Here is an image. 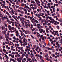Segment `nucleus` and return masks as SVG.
Segmentation results:
<instances>
[{
    "instance_id": "nucleus-1",
    "label": "nucleus",
    "mask_w": 62,
    "mask_h": 62,
    "mask_svg": "<svg viewBox=\"0 0 62 62\" xmlns=\"http://www.w3.org/2000/svg\"><path fill=\"white\" fill-rule=\"evenodd\" d=\"M52 17H50L49 19H50L51 21H53V22L55 23H54V24L57 25V24H59V22H57V21H55L54 19H52Z\"/></svg>"
},
{
    "instance_id": "nucleus-2",
    "label": "nucleus",
    "mask_w": 62,
    "mask_h": 62,
    "mask_svg": "<svg viewBox=\"0 0 62 62\" xmlns=\"http://www.w3.org/2000/svg\"><path fill=\"white\" fill-rule=\"evenodd\" d=\"M33 1H35L36 2L37 4L39 6H40V1H39L38 0H33Z\"/></svg>"
},
{
    "instance_id": "nucleus-3",
    "label": "nucleus",
    "mask_w": 62,
    "mask_h": 62,
    "mask_svg": "<svg viewBox=\"0 0 62 62\" xmlns=\"http://www.w3.org/2000/svg\"><path fill=\"white\" fill-rule=\"evenodd\" d=\"M30 52L31 54V55L30 56V57H31V58H33V57H34L35 56H34V54H33V51L31 50L30 51Z\"/></svg>"
},
{
    "instance_id": "nucleus-4",
    "label": "nucleus",
    "mask_w": 62,
    "mask_h": 62,
    "mask_svg": "<svg viewBox=\"0 0 62 62\" xmlns=\"http://www.w3.org/2000/svg\"><path fill=\"white\" fill-rule=\"evenodd\" d=\"M12 18H14V19L16 21V22H18V20L17 19H16V17H15L14 15H13L12 16Z\"/></svg>"
},
{
    "instance_id": "nucleus-5",
    "label": "nucleus",
    "mask_w": 62,
    "mask_h": 62,
    "mask_svg": "<svg viewBox=\"0 0 62 62\" xmlns=\"http://www.w3.org/2000/svg\"><path fill=\"white\" fill-rule=\"evenodd\" d=\"M30 46H26V49L27 50H28L29 51H30Z\"/></svg>"
},
{
    "instance_id": "nucleus-6",
    "label": "nucleus",
    "mask_w": 62,
    "mask_h": 62,
    "mask_svg": "<svg viewBox=\"0 0 62 62\" xmlns=\"http://www.w3.org/2000/svg\"><path fill=\"white\" fill-rule=\"evenodd\" d=\"M6 48L7 49H8V50H10V48L9 47H8V45H6Z\"/></svg>"
},
{
    "instance_id": "nucleus-7",
    "label": "nucleus",
    "mask_w": 62,
    "mask_h": 62,
    "mask_svg": "<svg viewBox=\"0 0 62 62\" xmlns=\"http://www.w3.org/2000/svg\"><path fill=\"white\" fill-rule=\"evenodd\" d=\"M43 36V35H41L40 34H39L37 35V37L38 38H39V37H40V38H42V37Z\"/></svg>"
},
{
    "instance_id": "nucleus-8",
    "label": "nucleus",
    "mask_w": 62,
    "mask_h": 62,
    "mask_svg": "<svg viewBox=\"0 0 62 62\" xmlns=\"http://www.w3.org/2000/svg\"><path fill=\"white\" fill-rule=\"evenodd\" d=\"M50 30V29L49 28H46V33H49V31H48V30Z\"/></svg>"
},
{
    "instance_id": "nucleus-9",
    "label": "nucleus",
    "mask_w": 62,
    "mask_h": 62,
    "mask_svg": "<svg viewBox=\"0 0 62 62\" xmlns=\"http://www.w3.org/2000/svg\"><path fill=\"white\" fill-rule=\"evenodd\" d=\"M15 12L14 11V10L13 9H12L11 10V15H13L14 13V12Z\"/></svg>"
},
{
    "instance_id": "nucleus-10",
    "label": "nucleus",
    "mask_w": 62,
    "mask_h": 62,
    "mask_svg": "<svg viewBox=\"0 0 62 62\" xmlns=\"http://www.w3.org/2000/svg\"><path fill=\"white\" fill-rule=\"evenodd\" d=\"M36 26H37L38 28L39 29L40 28V27L39 26H41V25L40 24H38L36 25Z\"/></svg>"
},
{
    "instance_id": "nucleus-11",
    "label": "nucleus",
    "mask_w": 62,
    "mask_h": 62,
    "mask_svg": "<svg viewBox=\"0 0 62 62\" xmlns=\"http://www.w3.org/2000/svg\"><path fill=\"white\" fill-rule=\"evenodd\" d=\"M32 49L33 52H34V54H37V53H36V51H35V49H34V48L32 47Z\"/></svg>"
},
{
    "instance_id": "nucleus-12",
    "label": "nucleus",
    "mask_w": 62,
    "mask_h": 62,
    "mask_svg": "<svg viewBox=\"0 0 62 62\" xmlns=\"http://www.w3.org/2000/svg\"><path fill=\"white\" fill-rule=\"evenodd\" d=\"M25 6L24 7V8H27L28 9V8H29V7H28V6H26V4H25Z\"/></svg>"
},
{
    "instance_id": "nucleus-13",
    "label": "nucleus",
    "mask_w": 62,
    "mask_h": 62,
    "mask_svg": "<svg viewBox=\"0 0 62 62\" xmlns=\"http://www.w3.org/2000/svg\"><path fill=\"white\" fill-rule=\"evenodd\" d=\"M8 27L9 28V30H11V27L10 25H9L8 26Z\"/></svg>"
},
{
    "instance_id": "nucleus-14",
    "label": "nucleus",
    "mask_w": 62,
    "mask_h": 62,
    "mask_svg": "<svg viewBox=\"0 0 62 62\" xmlns=\"http://www.w3.org/2000/svg\"><path fill=\"white\" fill-rule=\"evenodd\" d=\"M35 21V19L33 18L31 20V21L33 23H35V21Z\"/></svg>"
},
{
    "instance_id": "nucleus-15",
    "label": "nucleus",
    "mask_w": 62,
    "mask_h": 62,
    "mask_svg": "<svg viewBox=\"0 0 62 62\" xmlns=\"http://www.w3.org/2000/svg\"><path fill=\"white\" fill-rule=\"evenodd\" d=\"M43 57L41 56H40V59L41 60H42V61H44V60L42 59Z\"/></svg>"
},
{
    "instance_id": "nucleus-16",
    "label": "nucleus",
    "mask_w": 62,
    "mask_h": 62,
    "mask_svg": "<svg viewBox=\"0 0 62 62\" xmlns=\"http://www.w3.org/2000/svg\"><path fill=\"white\" fill-rule=\"evenodd\" d=\"M5 36L6 37L5 38H6V39H9V36H7V34H5Z\"/></svg>"
},
{
    "instance_id": "nucleus-17",
    "label": "nucleus",
    "mask_w": 62,
    "mask_h": 62,
    "mask_svg": "<svg viewBox=\"0 0 62 62\" xmlns=\"http://www.w3.org/2000/svg\"><path fill=\"white\" fill-rule=\"evenodd\" d=\"M5 57L6 59H8V58H9L8 57V56L7 55V54H5Z\"/></svg>"
},
{
    "instance_id": "nucleus-18",
    "label": "nucleus",
    "mask_w": 62,
    "mask_h": 62,
    "mask_svg": "<svg viewBox=\"0 0 62 62\" xmlns=\"http://www.w3.org/2000/svg\"><path fill=\"white\" fill-rule=\"evenodd\" d=\"M32 8L33 10H35V9H36V8H37V7H32Z\"/></svg>"
},
{
    "instance_id": "nucleus-19",
    "label": "nucleus",
    "mask_w": 62,
    "mask_h": 62,
    "mask_svg": "<svg viewBox=\"0 0 62 62\" xmlns=\"http://www.w3.org/2000/svg\"><path fill=\"white\" fill-rule=\"evenodd\" d=\"M40 15H41V16L42 17H43V15H44V14L43 13H40Z\"/></svg>"
},
{
    "instance_id": "nucleus-20",
    "label": "nucleus",
    "mask_w": 62,
    "mask_h": 62,
    "mask_svg": "<svg viewBox=\"0 0 62 62\" xmlns=\"http://www.w3.org/2000/svg\"><path fill=\"white\" fill-rule=\"evenodd\" d=\"M3 24L5 25L6 27H7V24H6V21H4V22Z\"/></svg>"
},
{
    "instance_id": "nucleus-21",
    "label": "nucleus",
    "mask_w": 62,
    "mask_h": 62,
    "mask_svg": "<svg viewBox=\"0 0 62 62\" xmlns=\"http://www.w3.org/2000/svg\"><path fill=\"white\" fill-rule=\"evenodd\" d=\"M31 60V58H29L28 59H27V61H28L30 62V60Z\"/></svg>"
},
{
    "instance_id": "nucleus-22",
    "label": "nucleus",
    "mask_w": 62,
    "mask_h": 62,
    "mask_svg": "<svg viewBox=\"0 0 62 62\" xmlns=\"http://www.w3.org/2000/svg\"><path fill=\"white\" fill-rule=\"evenodd\" d=\"M34 22H35V23H39V21L37 20H34Z\"/></svg>"
},
{
    "instance_id": "nucleus-23",
    "label": "nucleus",
    "mask_w": 62,
    "mask_h": 62,
    "mask_svg": "<svg viewBox=\"0 0 62 62\" xmlns=\"http://www.w3.org/2000/svg\"><path fill=\"white\" fill-rule=\"evenodd\" d=\"M21 23H22V25L23 26H24V23L23 22V21H21Z\"/></svg>"
},
{
    "instance_id": "nucleus-24",
    "label": "nucleus",
    "mask_w": 62,
    "mask_h": 62,
    "mask_svg": "<svg viewBox=\"0 0 62 62\" xmlns=\"http://www.w3.org/2000/svg\"><path fill=\"white\" fill-rule=\"evenodd\" d=\"M1 29L2 30H4L5 29V27L2 26L1 27Z\"/></svg>"
},
{
    "instance_id": "nucleus-25",
    "label": "nucleus",
    "mask_w": 62,
    "mask_h": 62,
    "mask_svg": "<svg viewBox=\"0 0 62 62\" xmlns=\"http://www.w3.org/2000/svg\"><path fill=\"white\" fill-rule=\"evenodd\" d=\"M6 14L8 15H10V14H9V13H8V12H6Z\"/></svg>"
},
{
    "instance_id": "nucleus-26",
    "label": "nucleus",
    "mask_w": 62,
    "mask_h": 62,
    "mask_svg": "<svg viewBox=\"0 0 62 62\" xmlns=\"http://www.w3.org/2000/svg\"><path fill=\"white\" fill-rule=\"evenodd\" d=\"M10 20L12 22H14V20L12 18L10 19Z\"/></svg>"
},
{
    "instance_id": "nucleus-27",
    "label": "nucleus",
    "mask_w": 62,
    "mask_h": 62,
    "mask_svg": "<svg viewBox=\"0 0 62 62\" xmlns=\"http://www.w3.org/2000/svg\"><path fill=\"white\" fill-rule=\"evenodd\" d=\"M6 41H7L8 43H9V41L8 40V38H6Z\"/></svg>"
},
{
    "instance_id": "nucleus-28",
    "label": "nucleus",
    "mask_w": 62,
    "mask_h": 62,
    "mask_svg": "<svg viewBox=\"0 0 62 62\" xmlns=\"http://www.w3.org/2000/svg\"><path fill=\"white\" fill-rule=\"evenodd\" d=\"M52 56H53V57H55V55L54 54H52Z\"/></svg>"
},
{
    "instance_id": "nucleus-29",
    "label": "nucleus",
    "mask_w": 62,
    "mask_h": 62,
    "mask_svg": "<svg viewBox=\"0 0 62 62\" xmlns=\"http://www.w3.org/2000/svg\"><path fill=\"white\" fill-rule=\"evenodd\" d=\"M26 22H27L28 23H29V24L30 23V21L29 20H27V19H26Z\"/></svg>"
},
{
    "instance_id": "nucleus-30",
    "label": "nucleus",
    "mask_w": 62,
    "mask_h": 62,
    "mask_svg": "<svg viewBox=\"0 0 62 62\" xmlns=\"http://www.w3.org/2000/svg\"><path fill=\"white\" fill-rule=\"evenodd\" d=\"M21 29H22V31H23V32H25V30H24L23 28H21Z\"/></svg>"
},
{
    "instance_id": "nucleus-31",
    "label": "nucleus",
    "mask_w": 62,
    "mask_h": 62,
    "mask_svg": "<svg viewBox=\"0 0 62 62\" xmlns=\"http://www.w3.org/2000/svg\"><path fill=\"white\" fill-rule=\"evenodd\" d=\"M11 57L12 58H14V55H13L12 54Z\"/></svg>"
},
{
    "instance_id": "nucleus-32",
    "label": "nucleus",
    "mask_w": 62,
    "mask_h": 62,
    "mask_svg": "<svg viewBox=\"0 0 62 62\" xmlns=\"http://www.w3.org/2000/svg\"><path fill=\"white\" fill-rule=\"evenodd\" d=\"M2 33L4 35V34H5L6 33V31H2Z\"/></svg>"
},
{
    "instance_id": "nucleus-33",
    "label": "nucleus",
    "mask_w": 62,
    "mask_h": 62,
    "mask_svg": "<svg viewBox=\"0 0 62 62\" xmlns=\"http://www.w3.org/2000/svg\"><path fill=\"white\" fill-rule=\"evenodd\" d=\"M33 25L32 24L31 25V27H30V28L31 29H32V28H33Z\"/></svg>"
},
{
    "instance_id": "nucleus-34",
    "label": "nucleus",
    "mask_w": 62,
    "mask_h": 62,
    "mask_svg": "<svg viewBox=\"0 0 62 62\" xmlns=\"http://www.w3.org/2000/svg\"><path fill=\"white\" fill-rule=\"evenodd\" d=\"M25 6V4H24L23 3H22L21 6H22V7H23V6Z\"/></svg>"
},
{
    "instance_id": "nucleus-35",
    "label": "nucleus",
    "mask_w": 62,
    "mask_h": 62,
    "mask_svg": "<svg viewBox=\"0 0 62 62\" xmlns=\"http://www.w3.org/2000/svg\"><path fill=\"white\" fill-rule=\"evenodd\" d=\"M6 8H7V9H8V10L9 11V9L8 8V6H6Z\"/></svg>"
},
{
    "instance_id": "nucleus-36",
    "label": "nucleus",
    "mask_w": 62,
    "mask_h": 62,
    "mask_svg": "<svg viewBox=\"0 0 62 62\" xmlns=\"http://www.w3.org/2000/svg\"><path fill=\"white\" fill-rule=\"evenodd\" d=\"M36 47L37 46L35 45H34L33 46V47L34 48H36Z\"/></svg>"
},
{
    "instance_id": "nucleus-37",
    "label": "nucleus",
    "mask_w": 62,
    "mask_h": 62,
    "mask_svg": "<svg viewBox=\"0 0 62 62\" xmlns=\"http://www.w3.org/2000/svg\"><path fill=\"white\" fill-rule=\"evenodd\" d=\"M13 38L14 40H16V37L15 36Z\"/></svg>"
},
{
    "instance_id": "nucleus-38",
    "label": "nucleus",
    "mask_w": 62,
    "mask_h": 62,
    "mask_svg": "<svg viewBox=\"0 0 62 62\" xmlns=\"http://www.w3.org/2000/svg\"><path fill=\"white\" fill-rule=\"evenodd\" d=\"M6 59V61L7 62H8V61H8V59H9V58H8V59Z\"/></svg>"
},
{
    "instance_id": "nucleus-39",
    "label": "nucleus",
    "mask_w": 62,
    "mask_h": 62,
    "mask_svg": "<svg viewBox=\"0 0 62 62\" xmlns=\"http://www.w3.org/2000/svg\"><path fill=\"white\" fill-rule=\"evenodd\" d=\"M17 48L18 50H21V48H20V47L17 46Z\"/></svg>"
},
{
    "instance_id": "nucleus-40",
    "label": "nucleus",
    "mask_w": 62,
    "mask_h": 62,
    "mask_svg": "<svg viewBox=\"0 0 62 62\" xmlns=\"http://www.w3.org/2000/svg\"><path fill=\"white\" fill-rule=\"evenodd\" d=\"M28 18L29 19H30V18H31V19H32V17H30V16H29L28 17Z\"/></svg>"
},
{
    "instance_id": "nucleus-41",
    "label": "nucleus",
    "mask_w": 62,
    "mask_h": 62,
    "mask_svg": "<svg viewBox=\"0 0 62 62\" xmlns=\"http://www.w3.org/2000/svg\"><path fill=\"white\" fill-rule=\"evenodd\" d=\"M39 46H40V47H42V45H41V44H40V43H39Z\"/></svg>"
},
{
    "instance_id": "nucleus-42",
    "label": "nucleus",
    "mask_w": 62,
    "mask_h": 62,
    "mask_svg": "<svg viewBox=\"0 0 62 62\" xmlns=\"http://www.w3.org/2000/svg\"><path fill=\"white\" fill-rule=\"evenodd\" d=\"M13 8H14V10H17L16 9V7H15L14 6Z\"/></svg>"
},
{
    "instance_id": "nucleus-43",
    "label": "nucleus",
    "mask_w": 62,
    "mask_h": 62,
    "mask_svg": "<svg viewBox=\"0 0 62 62\" xmlns=\"http://www.w3.org/2000/svg\"><path fill=\"white\" fill-rule=\"evenodd\" d=\"M3 51L4 52H6L7 50H6L5 49H3Z\"/></svg>"
},
{
    "instance_id": "nucleus-44",
    "label": "nucleus",
    "mask_w": 62,
    "mask_h": 62,
    "mask_svg": "<svg viewBox=\"0 0 62 62\" xmlns=\"http://www.w3.org/2000/svg\"><path fill=\"white\" fill-rule=\"evenodd\" d=\"M34 19H35L36 20H37H37H38V21H39V19H37V18L36 17H34Z\"/></svg>"
},
{
    "instance_id": "nucleus-45",
    "label": "nucleus",
    "mask_w": 62,
    "mask_h": 62,
    "mask_svg": "<svg viewBox=\"0 0 62 62\" xmlns=\"http://www.w3.org/2000/svg\"><path fill=\"white\" fill-rule=\"evenodd\" d=\"M21 52H23V53H24V50H23V49H21Z\"/></svg>"
},
{
    "instance_id": "nucleus-46",
    "label": "nucleus",
    "mask_w": 62,
    "mask_h": 62,
    "mask_svg": "<svg viewBox=\"0 0 62 62\" xmlns=\"http://www.w3.org/2000/svg\"><path fill=\"white\" fill-rule=\"evenodd\" d=\"M39 18V20L40 21H41L42 20L41 17H40Z\"/></svg>"
},
{
    "instance_id": "nucleus-47",
    "label": "nucleus",
    "mask_w": 62,
    "mask_h": 62,
    "mask_svg": "<svg viewBox=\"0 0 62 62\" xmlns=\"http://www.w3.org/2000/svg\"><path fill=\"white\" fill-rule=\"evenodd\" d=\"M57 45V46H58V48H60V45H59V44H58Z\"/></svg>"
},
{
    "instance_id": "nucleus-48",
    "label": "nucleus",
    "mask_w": 62,
    "mask_h": 62,
    "mask_svg": "<svg viewBox=\"0 0 62 62\" xmlns=\"http://www.w3.org/2000/svg\"><path fill=\"white\" fill-rule=\"evenodd\" d=\"M42 39L43 40H44V37H43L42 38Z\"/></svg>"
},
{
    "instance_id": "nucleus-49",
    "label": "nucleus",
    "mask_w": 62,
    "mask_h": 62,
    "mask_svg": "<svg viewBox=\"0 0 62 62\" xmlns=\"http://www.w3.org/2000/svg\"><path fill=\"white\" fill-rule=\"evenodd\" d=\"M41 38H40L39 39V41L40 42H41Z\"/></svg>"
},
{
    "instance_id": "nucleus-50",
    "label": "nucleus",
    "mask_w": 62,
    "mask_h": 62,
    "mask_svg": "<svg viewBox=\"0 0 62 62\" xmlns=\"http://www.w3.org/2000/svg\"><path fill=\"white\" fill-rule=\"evenodd\" d=\"M27 32L28 33V34H30V33H31L30 31H27Z\"/></svg>"
},
{
    "instance_id": "nucleus-51",
    "label": "nucleus",
    "mask_w": 62,
    "mask_h": 62,
    "mask_svg": "<svg viewBox=\"0 0 62 62\" xmlns=\"http://www.w3.org/2000/svg\"><path fill=\"white\" fill-rule=\"evenodd\" d=\"M20 44L21 46H23V42H20Z\"/></svg>"
},
{
    "instance_id": "nucleus-52",
    "label": "nucleus",
    "mask_w": 62,
    "mask_h": 62,
    "mask_svg": "<svg viewBox=\"0 0 62 62\" xmlns=\"http://www.w3.org/2000/svg\"><path fill=\"white\" fill-rule=\"evenodd\" d=\"M31 36L32 38L33 39H34V36H33L32 35H31Z\"/></svg>"
},
{
    "instance_id": "nucleus-53",
    "label": "nucleus",
    "mask_w": 62,
    "mask_h": 62,
    "mask_svg": "<svg viewBox=\"0 0 62 62\" xmlns=\"http://www.w3.org/2000/svg\"><path fill=\"white\" fill-rule=\"evenodd\" d=\"M45 15L46 17H47V16H48V15H47V14L46 13H45Z\"/></svg>"
},
{
    "instance_id": "nucleus-54",
    "label": "nucleus",
    "mask_w": 62,
    "mask_h": 62,
    "mask_svg": "<svg viewBox=\"0 0 62 62\" xmlns=\"http://www.w3.org/2000/svg\"><path fill=\"white\" fill-rule=\"evenodd\" d=\"M37 17L38 18H39L40 17V15L39 14H38V15L37 16Z\"/></svg>"
},
{
    "instance_id": "nucleus-55",
    "label": "nucleus",
    "mask_w": 62,
    "mask_h": 62,
    "mask_svg": "<svg viewBox=\"0 0 62 62\" xmlns=\"http://www.w3.org/2000/svg\"><path fill=\"white\" fill-rule=\"evenodd\" d=\"M30 7H31V6H32V7H33V5L32 4H31L30 5Z\"/></svg>"
},
{
    "instance_id": "nucleus-56",
    "label": "nucleus",
    "mask_w": 62,
    "mask_h": 62,
    "mask_svg": "<svg viewBox=\"0 0 62 62\" xmlns=\"http://www.w3.org/2000/svg\"><path fill=\"white\" fill-rule=\"evenodd\" d=\"M9 18H10V19H11V18H12V17L11 16V15H9Z\"/></svg>"
},
{
    "instance_id": "nucleus-57",
    "label": "nucleus",
    "mask_w": 62,
    "mask_h": 62,
    "mask_svg": "<svg viewBox=\"0 0 62 62\" xmlns=\"http://www.w3.org/2000/svg\"><path fill=\"white\" fill-rule=\"evenodd\" d=\"M19 15L20 16H21V17H23V15H22L21 14H19Z\"/></svg>"
},
{
    "instance_id": "nucleus-58",
    "label": "nucleus",
    "mask_w": 62,
    "mask_h": 62,
    "mask_svg": "<svg viewBox=\"0 0 62 62\" xmlns=\"http://www.w3.org/2000/svg\"><path fill=\"white\" fill-rule=\"evenodd\" d=\"M33 12L34 14H35L37 12V11H33Z\"/></svg>"
},
{
    "instance_id": "nucleus-59",
    "label": "nucleus",
    "mask_w": 62,
    "mask_h": 62,
    "mask_svg": "<svg viewBox=\"0 0 62 62\" xmlns=\"http://www.w3.org/2000/svg\"><path fill=\"white\" fill-rule=\"evenodd\" d=\"M22 19L23 21H24L25 20H26V19L25 18H24L23 17L22 18Z\"/></svg>"
},
{
    "instance_id": "nucleus-60",
    "label": "nucleus",
    "mask_w": 62,
    "mask_h": 62,
    "mask_svg": "<svg viewBox=\"0 0 62 62\" xmlns=\"http://www.w3.org/2000/svg\"><path fill=\"white\" fill-rule=\"evenodd\" d=\"M20 34H21V36H23V32L21 33Z\"/></svg>"
},
{
    "instance_id": "nucleus-61",
    "label": "nucleus",
    "mask_w": 62,
    "mask_h": 62,
    "mask_svg": "<svg viewBox=\"0 0 62 62\" xmlns=\"http://www.w3.org/2000/svg\"><path fill=\"white\" fill-rule=\"evenodd\" d=\"M32 30L33 31L34 30H35V28H33V29H32Z\"/></svg>"
},
{
    "instance_id": "nucleus-62",
    "label": "nucleus",
    "mask_w": 62,
    "mask_h": 62,
    "mask_svg": "<svg viewBox=\"0 0 62 62\" xmlns=\"http://www.w3.org/2000/svg\"><path fill=\"white\" fill-rule=\"evenodd\" d=\"M20 9H24V8H23V7H20Z\"/></svg>"
},
{
    "instance_id": "nucleus-63",
    "label": "nucleus",
    "mask_w": 62,
    "mask_h": 62,
    "mask_svg": "<svg viewBox=\"0 0 62 62\" xmlns=\"http://www.w3.org/2000/svg\"><path fill=\"white\" fill-rule=\"evenodd\" d=\"M38 49L39 50V52H40V51H41V49H40V48H39Z\"/></svg>"
},
{
    "instance_id": "nucleus-64",
    "label": "nucleus",
    "mask_w": 62,
    "mask_h": 62,
    "mask_svg": "<svg viewBox=\"0 0 62 62\" xmlns=\"http://www.w3.org/2000/svg\"><path fill=\"white\" fill-rule=\"evenodd\" d=\"M57 29H59V26H57Z\"/></svg>"
}]
</instances>
